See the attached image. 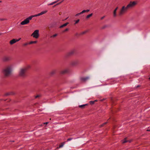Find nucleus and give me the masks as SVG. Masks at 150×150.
Listing matches in <instances>:
<instances>
[{
    "label": "nucleus",
    "instance_id": "f257e3e1",
    "mask_svg": "<svg viewBox=\"0 0 150 150\" xmlns=\"http://www.w3.org/2000/svg\"><path fill=\"white\" fill-rule=\"evenodd\" d=\"M47 12V11L45 10V11H42L41 13L35 14L34 15H32L30 16L28 18H27L25 19L22 21L21 23V25H25L28 23L30 22V20H31L32 18L35 17H37L41 15H42L45 13Z\"/></svg>",
    "mask_w": 150,
    "mask_h": 150
},
{
    "label": "nucleus",
    "instance_id": "f03ea898",
    "mask_svg": "<svg viewBox=\"0 0 150 150\" xmlns=\"http://www.w3.org/2000/svg\"><path fill=\"white\" fill-rule=\"evenodd\" d=\"M11 71V67H8L4 69L3 72L4 75L6 76H7L10 74Z\"/></svg>",
    "mask_w": 150,
    "mask_h": 150
},
{
    "label": "nucleus",
    "instance_id": "7ed1b4c3",
    "mask_svg": "<svg viewBox=\"0 0 150 150\" xmlns=\"http://www.w3.org/2000/svg\"><path fill=\"white\" fill-rule=\"evenodd\" d=\"M27 68H24L21 69L19 72V75L21 77H24L26 76L25 73L26 71Z\"/></svg>",
    "mask_w": 150,
    "mask_h": 150
},
{
    "label": "nucleus",
    "instance_id": "20e7f679",
    "mask_svg": "<svg viewBox=\"0 0 150 150\" xmlns=\"http://www.w3.org/2000/svg\"><path fill=\"white\" fill-rule=\"evenodd\" d=\"M128 8H127V6L125 7V6H123L119 13V15L120 16L123 14L125 13L126 11Z\"/></svg>",
    "mask_w": 150,
    "mask_h": 150
},
{
    "label": "nucleus",
    "instance_id": "39448f33",
    "mask_svg": "<svg viewBox=\"0 0 150 150\" xmlns=\"http://www.w3.org/2000/svg\"><path fill=\"white\" fill-rule=\"evenodd\" d=\"M137 4V2L136 1H130L129 3L127 6V8L128 9L132 8L135 6Z\"/></svg>",
    "mask_w": 150,
    "mask_h": 150
},
{
    "label": "nucleus",
    "instance_id": "423d86ee",
    "mask_svg": "<svg viewBox=\"0 0 150 150\" xmlns=\"http://www.w3.org/2000/svg\"><path fill=\"white\" fill-rule=\"evenodd\" d=\"M39 31L37 30L34 31L33 33L32 34L31 36L35 38H38L39 37Z\"/></svg>",
    "mask_w": 150,
    "mask_h": 150
},
{
    "label": "nucleus",
    "instance_id": "0eeeda50",
    "mask_svg": "<svg viewBox=\"0 0 150 150\" xmlns=\"http://www.w3.org/2000/svg\"><path fill=\"white\" fill-rule=\"evenodd\" d=\"M21 39V38H20L18 39H13L10 41V43L11 45H12L16 43V42L19 41Z\"/></svg>",
    "mask_w": 150,
    "mask_h": 150
},
{
    "label": "nucleus",
    "instance_id": "6e6552de",
    "mask_svg": "<svg viewBox=\"0 0 150 150\" xmlns=\"http://www.w3.org/2000/svg\"><path fill=\"white\" fill-rule=\"evenodd\" d=\"M89 79L88 77H81L80 78V80L82 82H85Z\"/></svg>",
    "mask_w": 150,
    "mask_h": 150
},
{
    "label": "nucleus",
    "instance_id": "1a4fd4ad",
    "mask_svg": "<svg viewBox=\"0 0 150 150\" xmlns=\"http://www.w3.org/2000/svg\"><path fill=\"white\" fill-rule=\"evenodd\" d=\"M59 1V0H57L56 1H55L49 4H47L48 6H50V5H52L55 3H57Z\"/></svg>",
    "mask_w": 150,
    "mask_h": 150
},
{
    "label": "nucleus",
    "instance_id": "9d476101",
    "mask_svg": "<svg viewBox=\"0 0 150 150\" xmlns=\"http://www.w3.org/2000/svg\"><path fill=\"white\" fill-rule=\"evenodd\" d=\"M68 71L67 69H65L61 71V73L62 74H64L68 72Z\"/></svg>",
    "mask_w": 150,
    "mask_h": 150
},
{
    "label": "nucleus",
    "instance_id": "9b49d317",
    "mask_svg": "<svg viewBox=\"0 0 150 150\" xmlns=\"http://www.w3.org/2000/svg\"><path fill=\"white\" fill-rule=\"evenodd\" d=\"M69 24V23L68 22H67L66 23H65V24L61 25L60 27H59V28H62L63 27H64L65 26H66L68 24Z\"/></svg>",
    "mask_w": 150,
    "mask_h": 150
},
{
    "label": "nucleus",
    "instance_id": "f8f14e48",
    "mask_svg": "<svg viewBox=\"0 0 150 150\" xmlns=\"http://www.w3.org/2000/svg\"><path fill=\"white\" fill-rule=\"evenodd\" d=\"M69 24V23L68 22H67L66 23H65V24L61 25L60 27H59V28H62L63 27H64L65 26H66L68 24Z\"/></svg>",
    "mask_w": 150,
    "mask_h": 150
},
{
    "label": "nucleus",
    "instance_id": "ddd939ff",
    "mask_svg": "<svg viewBox=\"0 0 150 150\" xmlns=\"http://www.w3.org/2000/svg\"><path fill=\"white\" fill-rule=\"evenodd\" d=\"M69 24V23L68 22H67L66 23H65V24L61 25L60 27H59V28H62L63 27H64L65 26H66L68 24Z\"/></svg>",
    "mask_w": 150,
    "mask_h": 150
},
{
    "label": "nucleus",
    "instance_id": "4468645a",
    "mask_svg": "<svg viewBox=\"0 0 150 150\" xmlns=\"http://www.w3.org/2000/svg\"><path fill=\"white\" fill-rule=\"evenodd\" d=\"M88 105V104H84V105H79V108H84V107L85 106L87 105Z\"/></svg>",
    "mask_w": 150,
    "mask_h": 150
},
{
    "label": "nucleus",
    "instance_id": "2eb2a0df",
    "mask_svg": "<svg viewBox=\"0 0 150 150\" xmlns=\"http://www.w3.org/2000/svg\"><path fill=\"white\" fill-rule=\"evenodd\" d=\"M65 142L61 143L59 145V147L58 148H62V147L63 146H64V144H65Z\"/></svg>",
    "mask_w": 150,
    "mask_h": 150
},
{
    "label": "nucleus",
    "instance_id": "dca6fc26",
    "mask_svg": "<svg viewBox=\"0 0 150 150\" xmlns=\"http://www.w3.org/2000/svg\"><path fill=\"white\" fill-rule=\"evenodd\" d=\"M90 11V10L89 9H87L86 10H83V11H82L81 12V14H82L83 13H85V12H89Z\"/></svg>",
    "mask_w": 150,
    "mask_h": 150
},
{
    "label": "nucleus",
    "instance_id": "f3484780",
    "mask_svg": "<svg viewBox=\"0 0 150 150\" xmlns=\"http://www.w3.org/2000/svg\"><path fill=\"white\" fill-rule=\"evenodd\" d=\"M37 42V41H31L29 42V45L31 44H35Z\"/></svg>",
    "mask_w": 150,
    "mask_h": 150
},
{
    "label": "nucleus",
    "instance_id": "a211bd4d",
    "mask_svg": "<svg viewBox=\"0 0 150 150\" xmlns=\"http://www.w3.org/2000/svg\"><path fill=\"white\" fill-rule=\"evenodd\" d=\"M92 15H93L92 13L89 14L86 16V18L87 19L89 18L91 16H92Z\"/></svg>",
    "mask_w": 150,
    "mask_h": 150
},
{
    "label": "nucleus",
    "instance_id": "6ab92c4d",
    "mask_svg": "<svg viewBox=\"0 0 150 150\" xmlns=\"http://www.w3.org/2000/svg\"><path fill=\"white\" fill-rule=\"evenodd\" d=\"M97 101V100H95V101H91L89 102V103L90 104L93 105L94 103L95 102Z\"/></svg>",
    "mask_w": 150,
    "mask_h": 150
},
{
    "label": "nucleus",
    "instance_id": "aec40b11",
    "mask_svg": "<svg viewBox=\"0 0 150 150\" xmlns=\"http://www.w3.org/2000/svg\"><path fill=\"white\" fill-rule=\"evenodd\" d=\"M63 1V0H62L59 3H57V4H55V5H54L53 7H55V6H56L57 5H58L60 3H61Z\"/></svg>",
    "mask_w": 150,
    "mask_h": 150
},
{
    "label": "nucleus",
    "instance_id": "412c9836",
    "mask_svg": "<svg viewBox=\"0 0 150 150\" xmlns=\"http://www.w3.org/2000/svg\"><path fill=\"white\" fill-rule=\"evenodd\" d=\"M56 72V71L55 70H53L50 73V74L51 75H53L55 74Z\"/></svg>",
    "mask_w": 150,
    "mask_h": 150
},
{
    "label": "nucleus",
    "instance_id": "4be33fe9",
    "mask_svg": "<svg viewBox=\"0 0 150 150\" xmlns=\"http://www.w3.org/2000/svg\"><path fill=\"white\" fill-rule=\"evenodd\" d=\"M107 123V122H105L103 123L102 125H100V127H102L103 126H104V125H106Z\"/></svg>",
    "mask_w": 150,
    "mask_h": 150
},
{
    "label": "nucleus",
    "instance_id": "5701e85b",
    "mask_svg": "<svg viewBox=\"0 0 150 150\" xmlns=\"http://www.w3.org/2000/svg\"><path fill=\"white\" fill-rule=\"evenodd\" d=\"M116 11L114 10L113 11V16L114 17H115L116 16Z\"/></svg>",
    "mask_w": 150,
    "mask_h": 150
},
{
    "label": "nucleus",
    "instance_id": "b1692460",
    "mask_svg": "<svg viewBox=\"0 0 150 150\" xmlns=\"http://www.w3.org/2000/svg\"><path fill=\"white\" fill-rule=\"evenodd\" d=\"M127 142V141L126 140V138H125L122 141V143H125Z\"/></svg>",
    "mask_w": 150,
    "mask_h": 150
},
{
    "label": "nucleus",
    "instance_id": "393cba45",
    "mask_svg": "<svg viewBox=\"0 0 150 150\" xmlns=\"http://www.w3.org/2000/svg\"><path fill=\"white\" fill-rule=\"evenodd\" d=\"M6 19L3 18H0V21H4L6 20Z\"/></svg>",
    "mask_w": 150,
    "mask_h": 150
},
{
    "label": "nucleus",
    "instance_id": "a878e982",
    "mask_svg": "<svg viewBox=\"0 0 150 150\" xmlns=\"http://www.w3.org/2000/svg\"><path fill=\"white\" fill-rule=\"evenodd\" d=\"M81 12L79 13H78L77 14H76L75 15V16H77L79 15H80V14H81Z\"/></svg>",
    "mask_w": 150,
    "mask_h": 150
},
{
    "label": "nucleus",
    "instance_id": "bb28decb",
    "mask_svg": "<svg viewBox=\"0 0 150 150\" xmlns=\"http://www.w3.org/2000/svg\"><path fill=\"white\" fill-rule=\"evenodd\" d=\"M72 139H73V138H68L67 139V141H70V140H72Z\"/></svg>",
    "mask_w": 150,
    "mask_h": 150
},
{
    "label": "nucleus",
    "instance_id": "cd10ccee",
    "mask_svg": "<svg viewBox=\"0 0 150 150\" xmlns=\"http://www.w3.org/2000/svg\"><path fill=\"white\" fill-rule=\"evenodd\" d=\"M79 19H78V20H76L75 21V24H76L77 23L79 22Z\"/></svg>",
    "mask_w": 150,
    "mask_h": 150
},
{
    "label": "nucleus",
    "instance_id": "c85d7f7f",
    "mask_svg": "<svg viewBox=\"0 0 150 150\" xmlns=\"http://www.w3.org/2000/svg\"><path fill=\"white\" fill-rule=\"evenodd\" d=\"M69 30V29L68 28H66L65 30H64V31H63V32H65L66 31H68Z\"/></svg>",
    "mask_w": 150,
    "mask_h": 150
},
{
    "label": "nucleus",
    "instance_id": "c756f323",
    "mask_svg": "<svg viewBox=\"0 0 150 150\" xmlns=\"http://www.w3.org/2000/svg\"><path fill=\"white\" fill-rule=\"evenodd\" d=\"M87 32V31H84V32H83L81 33V34H85Z\"/></svg>",
    "mask_w": 150,
    "mask_h": 150
},
{
    "label": "nucleus",
    "instance_id": "7c9ffc66",
    "mask_svg": "<svg viewBox=\"0 0 150 150\" xmlns=\"http://www.w3.org/2000/svg\"><path fill=\"white\" fill-rule=\"evenodd\" d=\"M39 97V95H37L36 96H35V98H37L38 97Z\"/></svg>",
    "mask_w": 150,
    "mask_h": 150
},
{
    "label": "nucleus",
    "instance_id": "2f4dec72",
    "mask_svg": "<svg viewBox=\"0 0 150 150\" xmlns=\"http://www.w3.org/2000/svg\"><path fill=\"white\" fill-rule=\"evenodd\" d=\"M107 26L106 25H105V26H104L102 28V29H104L105 28H106L107 27Z\"/></svg>",
    "mask_w": 150,
    "mask_h": 150
},
{
    "label": "nucleus",
    "instance_id": "473e14b6",
    "mask_svg": "<svg viewBox=\"0 0 150 150\" xmlns=\"http://www.w3.org/2000/svg\"><path fill=\"white\" fill-rule=\"evenodd\" d=\"M28 44H29V43H26L24 45V46H25V45H28Z\"/></svg>",
    "mask_w": 150,
    "mask_h": 150
},
{
    "label": "nucleus",
    "instance_id": "72a5a7b5",
    "mask_svg": "<svg viewBox=\"0 0 150 150\" xmlns=\"http://www.w3.org/2000/svg\"><path fill=\"white\" fill-rule=\"evenodd\" d=\"M10 95V94L9 93H6L5 94V96H8V95Z\"/></svg>",
    "mask_w": 150,
    "mask_h": 150
},
{
    "label": "nucleus",
    "instance_id": "f704fd0d",
    "mask_svg": "<svg viewBox=\"0 0 150 150\" xmlns=\"http://www.w3.org/2000/svg\"><path fill=\"white\" fill-rule=\"evenodd\" d=\"M118 7H117L114 10L117 11V9H118Z\"/></svg>",
    "mask_w": 150,
    "mask_h": 150
},
{
    "label": "nucleus",
    "instance_id": "c9c22d12",
    "mask_svg": "<svg viewBox=\"0 0 150 150\" xmlns=\"http://www.w3.org/2000/svg\"><path fill=\"white\" fill-rule=\"evenodd\" d=\"M104 17H105V16H103V17H102L101 18V20L103 19V18H104Z\"/></svg>",
    "mask_w": 150,
    "mask_h": 150
},
{
    "label": "nucleus",
    "instance_id": "e433bc0d",
    "mask_svg": "<svg viewBox=\"0 0 150 150\" xmlns=\"http://www.w3.org/2000/svg\"><path fill=\"white\" fill-rule=\"evenodd\" d=\"M57 35L56 34L54 35H53V36L54 37H55Z\"/></svg>",
    "mask_w": 150,
    "mask_h": 150
},
{
    "label": "nucleus",
    "instance_id": "4c0bfd02",
    "mask_svg": "<svg viewBox=\"0 0 150 150\" xmlns=\"http://www.w3.org/2000/svg\"><path fill=\"white\" fill-rule=\"evenodd\" d=\"M73 53L72 52H70L69 53V54L70 55L72 54Z\"/></svg>",
    "mask_w": 150,
    "mask_h": 150
},
{
    "label": "nucleus",
    "instance_id": "58836bf2",
    "mask_svg": "<svg viewBox=\"0 0 150 150\" xmlns=\"http://www.w3.org/2000/svg\"><path fill=\"white\" fill-rule=\"evenodd\" d=\"M140 86V85H138L136 86V88H137Z\"/></svg>",
    "mask_w": 150,
    "mask_h": 150
},
{
    "label": "nucleus",
    "instance_id": "ea45409f",
    "mask_svg": "<svg viewBox=\"0 0 150 150\" xmlns=\"http://www.w3.org/2000/svg\"><path fill=\"white\" fill-rule=\"evenodd\" d=\"M48 123V122H45V123H44V124H47V123Z\"/></svg>",
    "mask_w": 150,
    "mask_h": 150
},
{
    "label": "nucleus",
    "instance_id": "a19ab883",
    "mask_svg": "<svg viewBox=\"0 0 150 150\" xmlns=\"http://www.w3.org/2000/svg\"><path fill=\"white\" fill-rule=\"evenodd\" d=\"M147 131H150V130H148H148H147Z\"/></svg>",
    "mask_w": 150,
    "mask_h": 150
},
{
    "label": "nucleus",
    "instance_id": "79ce46f5",
    "mask_svg": "<svg viewBox=\"0 0 150 150\" xmlns=\"http://www.w3.org/2000/svg\"><path fill=\"white\" fill-rule=\"evenodd\" d=\"M68 18H67L65 20H66Z\"/></svg>",
    "mask_w": 150,
    "mask_h": 150
},
{
    "label": "nucleus",
    "instance_id": "37998d69",
    "mask_svg": "<svg viewBox=\"0 0 150 150\" xmlns=\"http://www.w3.org/2000/svg\"><path fill=\"white\" fill-rule=\"evenodd\" d=\"M1 35V33H0V35Z\"/></svg>",
    "mask_w": 150,
    "mask_h": 150
},
{
    "label": "nucleus",
    "instance_id": "c03bdc74",
    "mask_svg": "<svg viewBox=\"0 0 150 150\" xmlns=\"http://www.w3.org/2000/svg\"><path fill=\"white\" fill-rule=\"evenodd\" d=\"M1 2V1H0V2Z\"/></svg>",
    "mask_w": 150,
    "mask_h": 150
},
{
    "label": "nucleus",
    "instance_id": "a18cd8bd",
    "mask_svg": "<svg viewBox=\"0 0 150 150\" xmlns=\"http://www.w3.org/2000/svg\"><path fill=\"white\" fill-rule=\"evenodd\" d=\"M149 79H150V77L149 78Z\"/></svg>",
    "mask_w": 150,
    "mask_h": 150
}]
</instances>
